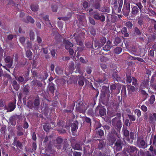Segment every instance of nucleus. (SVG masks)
<instances>
[{"mask_svg": "<svg viewBox=\"0 0 156 156\" xmlns=\"http://www.w3.org/2000/svg\"><path fill=\"white\" fill-rule=\"evenodd\" d=\"M13 57V56H7L4 58L5 65L8 68H11L12 66Z\"/></svg>", "mask_w": 156, "mask_h": 156, "instance_id": "6", "label": "nucleus"}, {"mask_svg": "<svg viewBox=\"0 0 156 156\" xmlns=\"http://www.w3.org/2000/svg\"><path fill=\"white\" fill-rule=\"evenodd\" d=\"M115 119H112V125L115 126L116 129H117L118 131H119L120 130L122 126V123L121 122L120 120H119L116 121V124L115 125Z\"/></svg>", "mask_w": 156, "mask_h": 156, "instance_id": "12", "label": "nucleus"}, {"mask_svg": "<svg viewBox=\"0 0 156 156\" xmlns=\"http://www.w3.org/2000/svg\"><path fill=\"white\" fill-rule=\"evenodd\" d=\"M72 147L74 150H82L81 146L79 143H76L74 145L72 146Z\"/></svg>", "mask_w": 156, "mask_h": 156, "instance_id": "29", "label": "nucleus"}, {"mask_svg": "<svg viewBox=\"0 0 156 156\" xmlns=\"http://www.w3.org/2000/svg\"><path fill=\"white\" fill-rule=\"evenodd\" d=\"M109 58L105 56H101L100 58V60L101 62H106L109 60Z\"/></svg>", "mask_w": 156, "mask_h": 156, "instance_id": "41", "label": "nucleus"}, {"mask_svg": "<svg viewBox=\"0 0 156 156\" xmlns=\"http://www.w3.org/2000/svg\"><path fill=\"white\" fill-rule=\"evenodd\" d=\"M104 76L103 78H98L96 81V82L98 83L99 84L106 83L108 82L107 79L106 77V74H104Z\"/></svg>", "mask_w": 156, "mask_h": 156, "instance_id": "15", "label": "nucleus"}, {"mask_svg": "<svg viewBox=\"0 0 156 156\" xmlns=\"http://www.w3.org/2000/svg\"><path fill=\"white\" fill-rule=\"evenodd\" d=\"M93 17L95 20H99L102 22L104 21L105 19L104 15L99 14L98 12L94 14Z\"/></svg>", "mask_w": 156, "mask_h": 156, "instance_id": "13", "label": "nucleus"}, {"mask_svg": "<svg viewBox=\"0 0 156 156\" xmlns=\"http://www.w3.org/2000/svg\"><path fill=\"white\" fill-rule=\"evenodd\" d=\"M100 67L104 71H105L107 68V65L105 64L101 63L100 64Z\"/></svg>", "mask_w": 156, "mask_h": 156, "instance_id": "59", "label": "nucleus"}, {"mask_svg": "<svg viewBox=\"0 0 156 156\" xmlns=\"http://www.w3.org/2000/svg\"><path fill=\"white\" fill-rule=\"evenodd\" d=\"M27 106L28 108L31 109L34 108V107L33 103L30 101L27 102Z\"/></svg>", "mask_w": 156, "mask_h": 156, "instance_id": "57", "label": "nucleus"}, {"mask_svg": "<svg viewBox=\"0 0 156 156\" xmlns=\"http://www.w3.org/2000/svg\"><path fill=\"white\" fill-rule=\"evenodd\" d=\"M136 144L137 146L139 148L145 149L147 147V143L142 137H137Z\"/></svg>", "mask_w": 156, "mask_h": 156, "instance_id": "5", "label": "nucleus"}, {"mask_svg": "<svg viewBox=\"0 0 156 156\" xmlns=\"http://www.w3.org/2000/svg\"><path fill=\"white\" fill-rule=\"evenodd\" d=\"M134 33L138 36L141 35V33L139 28L137 27H135L134 29Z\"/></svg>", "mask_w": 156, "mask_h": 156, "instance_id": "48", "label": "nucleus"}, {"mask_svg": "<svg viewBox=\"0 0 156 156\" xmlns=\"http://www.w3.org/2000/svg\"><path fill=\"white\" fill-rule=\"evenodd\" d=\"M112 46L111 45H105V46L103 47V50L106 51H108L110 50Z\"/></svg>", "mask_w": 156, "mask_h": 156, "instance_id": "52", "label": "nucleus"}, {"mask_svg": "<svg viewBox=\"0 0 156 156\" xmlns=\"http://www.w3.org/2000/svg\"><path fill=\"white\" fill-rule=\"evenodd\" d=\"M109 134H111V135H115V136H117V133L115 131V129L114 128H112L111 129V131Z\"/></svg>", "mask_w": 156, "mask_h": 156, "instance_id": "60", "label": "nucleus"}, {"mask_svg": "<svg viewBox=\"0 0 156 156\" xmlns=\"http://www.w3.org/2000/svg\"><path fill=\"white\" fill-rule=\"evenodd\" d=\"M127 30L126 27H124L122 28L121 30V33L123 34L124 36L125 37H127L129 36V34L127 33Z\"/></svg>", "mask_w": 156, "mask_h": 156, "instance_id": "32", "label": "nucleus"}, {"mask_svg": "<svg viewBox=\"0 0 156 156\" xmlns=\"http://www.w3.org/2000/svg\"><path fill=\"white\" fill-rule=\"evenodd\" d=\"M27 21L32 23H34V20L30 16H28L27 17Z\"/></svg>", "mask_w": 156, "mask_h": 156, "instance_id": "51", "label": "nucleus"}, {"mask_svg": "<svg viewBox=\"0 0 156 156\" xmlns=\"http://www.w3.org/2000/svg\"><path fill=\"white\" fill-rule=\"evenodd\" d=\"M93 42L91 41H87L85 42V45L87 48H94L93 45Z\"/></svg>", "mask_w": 156, "mask_h": 156, "instance_id": "36", "label": "nucleus"}, {"mask_svg": "<svg viewBox=\"0 0 156 156\" xmlns=\"http://www.w3.org/2000/svg\"><path fill=\"white\" fill-rule=\"evenodd\" d=\"M64 43L65 44V48L66 49L72 48L73 46V44L68 40H64Z\"/></svg>", "mask_w": 156, "mask_h": 156, "instance_id": "20", "label": "nucleus"}, {"mask_svg": "<svg viewBox=\"0 0 156 156\" xmlns=\"http://www.w3.org/2000/svg\"><path fill=\"white\" fill-rule=\"evenodd\" d=\"M106 38L105 37H102L101 38L100 40L99 41L101 45L102 46L103 45L106 43Z\"/></svg>", "mask_w": 156, "mask_h": 156, "instance_id": "42", "label": "nucleus"}, {"mask_svg": "<svg viewBox=\"0 0 156 156\" xmlns=\"http://www.w3.org/2000/svg\"><path fill=\"white\" fill-rule=\"evenodd\" d=\"M69 145L67 142H65L64 144L63 149L65 151L68 150L69 148Z\"/></svg>", "mask_w": 156, "mask_h": 156, "instance_id": "56", "label": "nucleus"}, {"mask_svg": "<svg viewBox=\"0 0 156 156\" xmlns=\"http://www.w3.org/2000/svg\"><path fill=\"white\" fill-rule=\"evenodd\" d=\"M8 107L5 105L4 109L7 110V112H11L13 111L16 108L15 103L14 102H10L8 104Z\"/></svg>", "mask_w": 156, "mask_h": 156, "instance_id": "11", "label": "nucleus"}, {"mask_svg": "<svg viewBox=\"0 0 156 156\" xmlns=\"http://www.w3.org/2000/svg\"><path fill=\"white\" fill-rule=\"evenodd\" d=\"M123 3V1L122 0H121L120 1L119 5L118 10H117V12L119 13H120L121 10V9Z\"/></svg>", "mask_w": 156, "mask_h": 156, "instance_id": "44", "label": "nucleus"}, {"mask_svg": "<svg viewBox=\"0 0 156 156\" xmlns=\"http://www.w3.org/2000/svg\"><path fill=\"white\" fill-rule=\"evenodd\" d=\"M130 11V3L125 1L122 12L125 16L127 17L129 15Z\"/></svg>", "mask_w": 156, "mask_h": 156, "instance_id": "3", "label": "nucleus"}, {"mask_svg": "<svg viewBox=\"0 0 156 156\" xmlns=\"http://www.w3.org/2000/svg\"><path fill=\"white\" fill-rule=\"evenodd\" d=\"M26 56L29 60L32 59L33 53L30 50H27L26 52Z\"/></svg>", "mask_w": 156, "mask_h": 156, "instance_id": "33", "label": "nucleus"}, {"mask_svg": "<svg viewBox=\"0 0 156 156\" xmlns=\"http://www.w3.org/2000/svg\"><path fill=\"white\" fill-rule=\"evenodd\" d=\"M75 102H73V105H72V106H71V108H71V109H70V110H65V111L66 112H67V113H71L72 112L73 110V109H74V107L75 106Z\"/></svg>", "mask_w": 156, "mask_h": 156, "instance_id": "54", "label": "nucleus"}, {"mask_svg": "<svg viewBox=\"0 0 156 156\" xmlns=\"http://www.w3.org/2000/svg\"><path fill=\"white\" fill-rule=\"evenodd\" d=\"M122 144L123 142L121 139H119L117 140L114 146V148L116 151H120L122 150Z\"/></svg>", "mask_w": 156, "mask_h": 156, "instance_id": "9", "label": "nucleus"}, {"mask_svg": "<svg viewBox=\"0 0 156 156\" xmlns=\"http://www.w3.org/2000/svg\"><path fill=\"white\" fill-rule=\"evenodd\" d=\"M138 149L133 146H129L127 148L126 151L129 154L134 156H136Z\"/></svg>", "mask_w": 156, "mask_h": 156, "instance_id": "7", "label": "nucleus"}, {"mask_svg": "<svg viewBox=\"0 0 156 156\" xmlns=\"http://www.w3.org/2000/svg\"><path fill=\"white\" fill-rule=\"evenodd\" d=\"M76 110L80 113H83L85 112L87 110L85 105L81 101H77V102Z\"/></svg>", "mask_w": 156, "mask_h": 156, "instance_id": "4", "label": "nucleus"}, {"mask_svg": "<svg viewBox=\"0 0 156 156\" xmlns=\"http://www.w3.org/2000/svg\"><path fill=\"white\" fill-rule=\"evenodd\" d=\"M122 40L120 37H116L113 41L114 44L117 45L120 43L122 42Z\"/></svg>", "mask_w": 156, "mask_h": 156, "instance_id": "34", "label": "nucleus"}, {"mask_svg": "<svg viewBox=\"0 0 156 156\" xmlns=\"http://www.w3.org/2000/svg\"><path fill=\"white\" fill-rule=\"evenodd\" d=\"M148 80H143L141 83L140 87L142 88H147L149 85Z\"/></svg>", "mask_w": 156, "mask_h": 156, "instance_id": "25", "label": "nucleus"}, {"mask_svg": "<svg viewBox=\"0 0 156 156\" xmlns=\"http://www.w3.org/2000/svg\"><path fill=\"white\" fill-rule=\"evenodd\" d=\"M136 6L133 7L131 10V13L134 15H136L139 12V10L141 12L143 6L140 2L136 3L135 4Z\"/></svg>", "mask_w": 156, "mask_h": 156, "instance_id": "2", "label": "nucleus"}, {"mask_svg": "<svg viewBox=\"0 0 156 156\" xmlns=\"http://www.w3.org/2000/svg\"><path fill=\"white\" fill-rule=\"evenodd\" d=\"M99 111V114L101 116H104L106 114V110L102 106L98 105L96 108L95 112H97Z\"/></svg>", "mask_w": 156, "mask_h": 156, "instance_id": "10", "label": "nucleus"}, {"mask_svg": "<svg viewBox=\"0 0 156 156\" xmlns=\"http://www.w3.org/2000/svg\"><path fill=\"white\" fill-rule=\"evenodd\" d=\"M108 140L111 145L113 144L115 142L117 136L112 135L111 134H108Z\"/></svg>", "mask_w": 156, "mask_h": 156, "instance_id": "19", "label": "nucleus"}, {"mask_svg": "<svg viewBox=\"0 0 156 156\" xmlns=\"http://www.w3.org/2000/svg\"><path fill=\"white\" fill-rule=\"evenodd\" d=\"M97 99L94 98L90 100L88 103V105L87 106L86 109H87V114L89 115L93 116L94 115L93 108L94 105L96 104Z\"/></svg>", "mask_w": 156, "mask_h": 156, "instance_id": "1", "label": "nucleus"}, {"mask_svg": "<svg viewBox=\"0 0 156 156\" xmlns=\"http://www.w3.org/2000/svg\"><path fill=\"white\" fill-rule=\"evenodd\" d=\"M124 136L126 137H127L129 136V132L128 130L126 129H125L122 130Z\"/></svg>", "mask_w": 156, "mask_h": 156, "instance_id": "47", "label": "nucleus"}, {"mask_svg": "<svg viewBox=\"0 0 156 156\" xmlns=\"http://www.w3.org/2000/svg\"><path fill=\"white\" fill-rule=\"evenodd\" d=\"M132 122H129V120L128 119H126L124 122V126L125 125L126 126H129Z\"/></svg>", "mask_w": 156, "mask_h": 156, "instance_id": "58", "label": "nucleus"}, {"mask_svg": "<svg viewBox=\"0 0 156 156\" xmlns=\"http://www.w3.org/2000/svg\"><path fill=\"white\" fill-rule=\"evenodd\" d=\"M130 75V73L126 74V81L128 83H131L132 78H131Z\"/></svg>", "mask_w": 156, "mask_h": 156, "instance_id": "49", "label": "nucleus"}, {"mask_svg": "<svg viewBox=\"0 0 156 156\" xmlns=\"http://www.w3.org/2000/svg\"><path fill=\"white\" fill-rule=\"evenodd\" d=\"M15 144V146L21 149H23V145L22 143L19 140H17L15 139H14V142Z\"/></svg>", "mask_w": 156, "mask_h": 156, "instance_id": "26", "label": "nucleus"}, {"mask_svg": "<svg viewBox=\"0 0 156 156\" xmlns=\"http://www.w3.org/2000/svg\"><path fill=\"white\" fill-rule=\"evenodd\" d=\"M73 153L74 156H81L82 155L81 153L79 152L75 151Z\"/></svg>", "mask_w": 156, "mask_h": 156, "instance_id": "64", "label": "nucleus"}, {"mask_svg": "<svg viewBox=\"0 0 156 156\" xmlns=\"http://www.w3.org/2000/svg\"><path fill=\"white\" fill-rule=\"evenodd\" d=\"M11 84L13 86V88L16 91H18V90L20 88V85L16 80H14L13 81Z\"/></svg>", "mask_w": 156, "mask_h": 156, "instance_id": "24", "label": "nucleus"}, {"mask_svg": "<svg viewBox=\"0 0 156 156\" xmlns=\"http://www.w3.org/2000/svg\"><path fill=\"white\" fill-rule=\"evenodd\" d=\"M122 49L120 47H118L115 48L114 50V53L116 54H119L122 51Z\"/></svg>", "mask_w": 156, "mask_h": 156, "instance_id": "35", "label": "nucleus"}, {"mask_svg": "<svg viewBox=\"0 0 156 156\" xmlns=\"http://www.w3.org/2000/svg\"><path fill=\"white\" fill-rule=\"evenodd\" d=\"M29 36L30 40L33 41L34 39V33L32 30H30V32Z\"/></svg>", "mask_w": 156, "mask_h": 156, "instance_id": "45", "label": "nucleus"}, {"mask_svg": "<svg viewBox=\"0 0 156 156\" xmlns=\"http://www.w3.org/2000/svg\"><path fill=\"white\" fill-rule=\"evenodd\" d=\"M101 11L104 12L109 13L110 11V9L109 8L107 7H103L102 8Z\"/></svg>", "mask_w": 156, "mask_h": 156, "instance_id": "46", "label": "nucleus"}, {"mask_svg": "<svg viewBox=\"0 0 156 156\" xmlns=\"http://www.w3.org/2000/svg\"><path fill=\"white\" fill-rule=\"evenodd\" d=\"M63 141V139L61 136L57 137L55 139L54 144V146L58 149H60L62 147V143Z\"/></svg>", "mask_w": 156, "mask_h": 156, "instance_id": "8", "label": "nucleus"}, {"mask_svg": "<svg viewBox=\"0 0 156 156\" xmlns=\"http://www.w3.org/2000/svg\"><path fill=\"white\" fill-rule=\"evenodd\" d=\"M84 78L83 77H80L79 79L78 84L79 86H83L84 83Z\"/></svg>", "mask_w": 156, "mask_h": 156, "instance_id": "40", "label": "nucleus"}, {"mask_svg": "<svg viewBox=\"0 0 156 156\" xmlns=\"http://www.w3.org/2000/svg\"><path fill=\"white\" fill-rule=\"evenodd\" d=\"M78 122L77 121H74L73 123L71 125V129L73 135H74L73 134L75 133L76 130L78 129Z\"/></svg>", "mask_w": 156, "mask_h": 156, "instance_id": "14", "label": "nucleus"}, {"mask_svg": "<svg viewBox=\"0 0 156 156\" xmlns=\"http://www.w3.org/2000/svg\"><path fill=\"white\" fill-rule=\"evenodd\" d=\"M17 135L18 136H22L23 135V133L21 131V130H22L23 129L22 128L19 126L17 128Z\"/></svg>", "mask_w": 156, "mask_h": 156, "instance_id": "37", "label": "nucleus"}, {"mask_svg": "<svg viewBox=\"0 0 156 156\" xmlns=\"http://www.w3.org/2000/svg\"><path fill=\"white\" fill-rule=\"evenodd\" d=\"M97 134L98 136H99L98 137L99 138L103 139L104 138V133L103 130L100 129H99L98 132H97Z\"/></svg>", "mask_w": 156, "mask_h": 156, "instance_id": "30", "label": "nucleus"}, {"mask_svg": "<svg viewBox=\"0 0 156 156\" xmlns=\"http://www.w3.org/2000/svg\"><path fill=\"white\" fill-rule=\"evenodd\" d=\"M128 116L129 119V121L130 122L134 121L136 120L135 116L129 114L128 115Z\"/></svg>", "mask_w": 156, "mask_h": 156, "instance_id": "50", "label": "nucleus"}, {"mask_svg": "<svg viewBox=\"0 0 156 156\" xmlns=\"http://www.w3.org/2000/svg\"><path fill=\"white\" fill-rule=\"evenodd\" d=\"M127 88L129 94H131L134 92L135 90V87L133 86L128 85L127 86Z\"/></svg>", "mask_w": 156, "mask_h": 156, "instance_id": "27", "label": "nucleus"}, {"mask_svg": "<svg viewBox=\"0 0 156 156\" xmlns=\"http://www.w3.org/2000/svg\"><path fill=\"white\" fill-rule=\"evenodd\" d=\"M143 23V18H140L138 19V23L140 26H142Z\"/></svg>", "mask_w": 156, "mask_h": 156, "instance_id": "63", "label": "nucleus"}, {"mask_svg": "<svg viewBox=\"0 0 156 156\" xmlns=\"http://www.w3.org/2000/svg\"><path fill=\"white\" fill-rule=\"evenodd\" d=\"M96 140H98L99 141V143L98 144V148L100 150H102L105 147L106 145L105 143L101 139H97Z\"/></svg>", "mask_w": 156, "mask_h": 156, "instance_id": "23", "label": "nucleus"}, {"mask_svg": "<svg viewBox=\"0 0 156 156\" xmlns=\"http://www.w3.org/2000/svg\"><path fill=\"white\" fill-rule=\"evenodd\" d=\"M135 112L136 113V115L138 117H139L141 115V112L139 109H136Z\"/></svg>", "mask_w": 156, "mask_h": 156, "instance_id": "61", "label": "nucleus"}, {"mask_svg": "<svg viewBox=\"0 0 156 156\" xmlns=\"http://www.w3.org/2000/svg\"><path fill=\"white\" fill-rule=\"evenodd\" d=\"M40 99L39 97L35 99L34 101L33 104L34 105V108L35 110H38L40 105Z\"/></svg>", "mask_w": 156, "mask_h": 156, "instance_id": "17", "label": "nucleus"}, {"mask_svg": "<svg viewBox=\"0 0 156 156\" xmlns=\"http://www.w3.org/2000/svg\"><path fill=\"white\" fill-rule=\"evenodd\" d=\"M43 129L46 132H48L49 131L50 127L48 126L45 124L43 126Z\"/></svg>", "mask_w": 156, "mask_h": 156, "instance_id": "62", "label": "nucleus"}, {"mask_svg": "<svg viewBox=\"0 0 156 156\" xmlns=\"http://www.w3.org/2000/svg\"><path fill=\"white\" fill-rule=\"evenodd\" d=\"M90 34L93 36L96 34V31L95 29L93 27H92L90 28Z\"/></svg>", "mask_w": 156, "mask_h": 156, "instance_id": "53", "label": "nucleus"}, {"mask_svg": "<svg viewBox=\"0 0 156 156\" xmlns=\"http://www.w3.org/2000/svg\"><path fill=\"white\" fill-rule=\"evenodd\" d=\"M155 100V97L154 95H152L150 97L149 100V103L150 105H152L154 103Z\"/></svg>", "mask_w": 156, "mask_h": 156, "instance_id": "43", "label": "nucleus"}, {"mask_svg": "<svg viewBox=\"0 0 156 156\" xmlns=\"http://www.w3.org/2000/svg\"><path fill=\"white\" fill-rule=\"evenodd\" d=\"M102 92L104 94L107 95L108 97L110 96V90L109 86L107 87L103 86L102 87Z\"/></svg>", "mask_w": 156, "mask_h": 156, "instance_id": "21", "label": "nucleus"}, {"mask_svg": "<svg viewBox=\"0 0 156 156\" xmlns=\"http://www.w3.org/2000/svg\"><path fill=\"white\" fill-rule=\"evenodd\" d=\"M101 0H94L93 6L95 9H99L100 8Z\"/></svg>", "mask_w": 156, "mask_h": 156, "instance_id": "16", "label": "nucleus"}, {"mask_svg": "<svg viewBox=\"0 0 156 156\" xmlns=\"http://www.w3.org/2000/svg\"><path fill=\"white\" fill-rule=\"evenodd\" d=\"M48 89L50 92L52 94H53L55 91L54 84L52 83H50L48 85Z\"/></svg>", "mask_w": 156, "mask_h": 156, "instance_id": "28", "label": "nucleus"}, {"mask_svg": "<svg viewBox=\"0 0 156 156\" xmlns=\"http://www.w3.org/2000/svg\"><path fill=\"white\" fill-rule=\"evenodd\" d=\"M30 87L29 85H27L23 88V93L25 95H27L29 92Z\"/></svg>", "mask_w": 156, "mask_h": 156, "instance_id": "31", "label": "nucleus"}, {"mask_svg": "<svg viewBox=\"0 0 156 156\" xmlns=\"http://www.w3.org/2000/svg\"><path fill=\"white\" fill-rule=\"evenodd\" d=\"M148 119L150 123H153L156 121V113H150L148 117Z\"/></svg>", "mask_w": 156, "mask_h": 156, "instance_id": "18", "label": "nucleus"}, {"mask_svg": "<svg viewBox=\"0 0 156 156\" xmlns=\"http://www.w3.org/2000/svg\"><path fill=\"white\" fill-rule=\"evenodd\" d=\"M93 42L94 47V49H95L100 48L102 47L99 41L97 39H95Z\"/></svg>", "mask_w": 156, "mask_h": 156, "instance_id": "22", "label": "nucleus"}, {"mask_svg": "<svg viewBox=\"0 0 156 156\" xmlns=\"http://www.w3.org/2000/svg\"><path fill=\"white\" fill-rule=\"evenodd\" d=\"M125 26L127 27L128 29H131L133 27V24L131 22L129 21L126 23Z\"/></svg>", "mask_w": 156, "mask_h": 156, "instance_id": "39", "label": "nucleus"}, {"mask_svg": "<svg viewBox=\"0 0 156 156\" xmlns=\"http://www.w3.org/2000/svg\"><path fill=\"white\" fill-rule=\"evenodd\" d=\"M91 88L93 90H95L96 91V94H95V97L96 98H97V97L98 96L99 93V91L98 90V88L95 89L93 86L92 85V84L91 86Z\"/></svg>", "mask_w": 156, "mask_h": 156, "instance_id": "55", "label": "nucleus"}, {"mask_svg": "<svg viewBox=\"0 0 156 156\" xmlns=\"http://www.w3.org/2000/svg\"><path fill=\"white\" fill-rule=\"evenodd\" d=\"M31 9L33 11H36L38 9V5L37 4H32L30 6Z\"/></svg>", "mask_w": 156, "mask_h": 156, "instance_id": "38", "label": "nucleus"}]
</instances>
